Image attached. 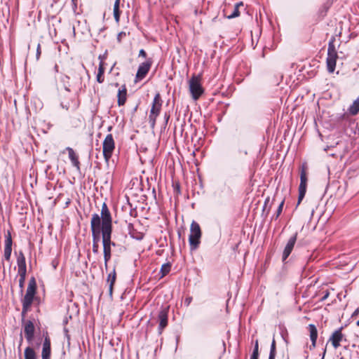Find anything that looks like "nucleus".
Returning <instances> with one entry per match:
<instances>
[{
  "label": "nucleus",
  "instance_id": "obj_42",
  "mask_svg": "<svg viewBox=\"0 0 359 359\" xmlns=\"http://www.w3.org/2000/svg\"><path fill=\"white\" fill-rule=\"evenodd\" d=\"M20 339L22 341V330L20 331Z\"/></svg>",
  "mask_w": 359,
  "mask_h": 359
},
{
  "label": "nucleus",
  "instance_id": "obj_46",
  "mask_svg": "<svg viewBox=\"0 0 359 359\" xmlns=\"http://www.w3.org/2000/svg\"><path fill=\"white\" fill-rule=\"evenodd\" d=\"M325 353H326V349H325V351L323 352V356L325 355Z\"/></svg>",
  "mask_w": 359,
  "mask_h": 359
},
{
  "label": "nucleus",
  "instance_id": "obj_36",
  "mask_svg": "<svg viewBox=\"0 0 359 359\" xmlns=\"http://www.w3.org/2000/svg\"><path fill=\"white\" fill-rule=\"evenodd\" d=\"M139 57H142L144 58H146L147 57V53H146V51L144 50V49H141L140 51H139V55H138Z\"/></svg>",
  "mask_w": 359,
  "mask_h": 359
},
{
  "label": "nucleus",
  "instance_id": "obj_30",
  "mask_svg": "<svg viewBox=\"0 0 359 359\" xmlns=\"http://www.w3.org/2000/svg\"><path fill=\"white\" fill-rule=\"evenodd\" d=\"M269 356H276V343L274 338L273 339L271 342Z\"/></svg>",
  "mask_w": 359,
  "mask_h": 359
},
{
  "label": "nucleus",
  "instance_id": "obj_37",
  "mask_svg": "<svg viewBox=\"0 0 359 359\" xmlns=\"http://www.w3.org/2000/svg\"><path fill=\"white\" fill-rule=\"evenodd\" d=\"M358 314H359V307H358V308H357V309L354 311V312L352 313L351 317H352V318L356 317Z\"/></svg>",
  "mask_w": 359,
  "mask_h": 359
},
{
  "label": "nucleus",
  "instance_id": "obj_13",
  "mask_svg": "<svg viewBox=\"0 0 359 359\" xmlns=\"http://www.w3.org/2000/svg\"><path fill=\"white\" fill-rule=\"evenodd\" d=\"M297 233H295L287 241L283 252V261H285L292 252L295 245Z\"/></svg>",
  "mask_w": 359,
  "mask_h": 359
},
{
  "label": "nucleus",
  "instance_id": "obj_23",
  "mask_svg": "<svg viewBox=\"0 0 359 359\" xmlns=\"http://www.w3.org/2000/svg\"><path fill=\"white\" fill-rule=\"evenodd\" d=\"M103 246V256H104V267L107 269L108 267V263L110 261L111 258V247L106 245Z\"/></svg>",
  "mask_w": 359,
  "mask_h": 359
},
{
  "label": "nucleus",
  "instance_id": "obj_19",
  "mask_svg": "<svg viewBox=\"0 0 359 359\" xmlns=\"http://www.w3.org/2000/svg\"><path fill=\"white\" fill-rule=\"evenodd\" d=\"M116 280V267L108 274L107 278V283L109 284V294L111 297L113 294L114 285Z\"/></svg>",
  "mask_w": 359,
  "mask_h": 359
},
{
  "label": "nucleus",
  "instance_id": "obj_26",
  "mask_svg": "<svg viewBox=\"0 0 359 359\" xmlns=\"http://www.w3.org/2000/svg\"><path fill=\"white\" fill-rule=\"evenodd\" d=\"M349 114L355 116L359 113V96L348 108Z\"/></svg>",
  "mask_w": 359,
  "mask_h": 359
},
{
  "label": "nucleus",
  "instance_id": "obj_16",
  "mask_svg": "<svg viewBox=\"0 0 359 359\" xmlns=\"http://www.w3.org/2000/svg\"><path fill=\"white\" fill-rule=\"evenodd\" d=\"M127 96V88L126 85H122L117 93V104L119 107L123 106L126 104Z\"/></svg>",
  "mask_w": 359,
  "mask_h": 359
},
{
  "label": "nucleus",
  "instance_id": "obj_41",
  "mask_svg": "<svg viewBox=\"0 0 359 359\" xmlns=\"http://www.w3.org/2000/svg\"><path fill=\"white\" fill-rule=\"evenodd\" d=\"M165 118H166V122H168L169 118H170V116L169 115H167L166 114H165Z\"/></svg>",
  "mask_w": 359,
  "mask_h": 359
},
{
  "label": "nucleus",
  "instance_id": "obj_39",
  "mask_svg": "<svg viewBox=\"0 0 359 359\" xmlns=\"http://www.w3.org/2000/svg\"><path fill=\"white\" fill-rule=\"evenodd\" d=\"M250 359H259V355H251Z\"/></svg>",
  "mask_w": 359,
  "mask_h": 359
},
{
  "label": "nucleus",
  "instance_id": "obj_31",
  "mask_svg": "<svg viewBox=\"0 0 359 359\" xmlns=\"http://www.w3.org/2000/svg\"><path fill=\"white\" fill-rule=\"evenodd\" d=\"M284 203H285V200L283 199L281 203H280L277 210H276V219H277L280 215L281 214L282 211H283V205H284Z\"/></svg>",
  "mask_w": 359,
  "mask_h": 359
},
{
  "label": "nucleus",
  "instance_id": "obj_5",
  "mask_svg": "<svg viewBox=\"0 0 359 359\" xmlns=\"http://www.w3.org/2000/svg\"><path fill=\"white\" fill-rule=\"evenodd\" d=\"M202 231L200 225L195 221H193L190 226V234L189 236V242L191 250H196L201 243V238Z\"/></svg>",
  "mask_w": 359,
  "mask_h": 359
},
{
  "label": "nucleus",
  "instance_id": "obj_43",
  "mask_svg": "<svg viewBox=\"0 0 359 359\" xmlns=\"http://www.w3.org/2000/svg\"><path fill=\"white\" fill-rule=\"evenodd\" d=\"M185 302H187V305H189L190 303V299H186Z\"/></svg>",
  "mask_w": 359,
  "mask_h": 359
},
{
  "label": "nucleus",
  "instance_id": "obj_4",
  "mask_svg": "<svg viewBox=\"0 0 359 359\" xmlns=\"http://www.w3.org/2000/svg\"><path fill=\"white\" fill-rule=\"evenodd\" d=\"M163 100L161 99V94L157 93L153 100L151 108L149 115V122L150 126L154 128L156 125V118L160 114L162 107Z\"/></svg>",
  "mask_w": 359,
  "mask_h": 359
},
{
  "label": "nucleus",
  "instance_id": "obj_22",
  "mask_svg": "<svg viewBox=\"0 0 359 359\" xmlns=\"http://www.w3.org/2000/svg\"><path fill=\"white\" fill-rule=\"evenodd\" d=\"M18 274L19 276L18 282L19 286L21 288V291H22V252H20L19 257H18Z\"/></svg>",
  "mask_w": 359,
  "mask_h": 359
},
{
  "label": "nucleus",
  "instance_id": "obj_34",
  "mask_svg": "<svg viewBox=\"0 0 359 359\" xmlns=\"http://www.w3.org/2000/svg\"><path fill=\"white\" fill-rule=\"evenodd\" d=\"M323 293H324L323 296L320 299V302L325 301L330 296V292L328 290H325V292H323Z\"/></svg>",
  "mask_w": 359,
  "mask_h": 359
},
{
  "label": "nucleus",
  "instance_id": "obj_21",
  "mask_svg": "<svg viewBox=\"0 0 359 359\" xmlns=\"http://www.w3.org/2000/svg\"><path fill=\"white\" fill-rule=\"evenodd\" d=\"M337 58L338 55H327L326 63L327 71L330 73H333L334 72Z\"/></svg>",
  "mask_w": 359,
  "mask_h": 359
},
{
  "label": "nucleus",
  "instance_id": "obj_20",
  "mask_svg": "<svg viewBox=\"0 0 359 359\" xmlns=\"http://www.w3.org/2000/svg\"><path fill=\"white\" fill-rule=\"evenodd\" d=\"M67 151H68L69 158L72 165L76 168L78 171H80V162L79 160V156L76 154L74 149L71 147H67Z\"/></svg>",
  "mask_w": 359,
  "mask_h": 359
},
{
  "label": "nucleus",
  "instance_id": "obj_17",
  "mask_svg": "<svg viewBox=\"0 0 359 359\" xmlns=\"http://www.w3.org/2000/svg\"><path fill=\"white\" fill-rule=\"evenodd\" d=\"M12 251V238L11 233L7 232L5 240L4 257L6 260H9Z\"/></svg>",
  "mask_w": 359,
  "mask_h": 359
},
{
  "label": "nucleus",
  "instance_id": "obj_27",
  "mask_svg": "<svg viewBox=\"0 0 359 359\" xmlns=\"http://www.w3.org/2000/svg\"><path fill=\"white\" fill-rule=\"evenodd\" d=\"M243 6V4L241 1L238 2V3H236L233 6V11L231 12V13L229 15H228L227 18L229 19H231V18H234L238 17L240 15L239 8L241 6Z\"/></svg>",
  "mask_w": 359,
  "mask_h": 359
},
{
  "label": "nucleus",
  "instance_id": "obj_48",
  "mask_svg": "<svg viewBox=\"0 0 359 359\" xmlns=\"http://www.w3.org/2000/svg\"><path fill=\"white\" fill-rule=\"evenodd\" d=\"M76 1H77V0H72V1H73L74 3H75Z\"/></svg>",
  "mask_w": 359,
  "mask_h": 359
},
{
  "label": "nucleus",
  "instance_id": "obj_38",
  "mask_svg": "<svg viewBox=\"0 0 359 359\" xmlns=\"http://www.w3.org/2000/svg\"><path fill=\"white\" fill-rule=\"evenodd\" d=\"M269 197H267L264 201V208L266 207V204L269 202Z\"/></svg>",
  "mask_w": 359,
  "mask_h": 359
},
{
  "label": "nucleus",
  "instance_id": "obj_44",
  "mask_svg": "<svg viewBox=\"0 0 359 359\" xmlns=\"http://www.w3.org/2000/svg\"><path fill=\"white\" fill-rule=\"evenodd\" d=\"M269 359H276L275 356H269Z\"/></svg>",
  "mask_w": 359,
  "mask_h": 359
},
{
  "label": "nucleus",
  "instance_id": "obj_29",
  "mask_svg": "<svg viewBox=\"0 0 359 359\" xmlns=\"http://www.w3.org/2000/svg\"><path fill=\"white\" fill-rule=\"evenodd\" d=\"M170 269H171V264L170 263L163 264L161 266V271H160L161 278L166 276L170 271Z\"/></svg>",
  "mask_w": 359,
  "mask_h": 359
},
{
  "label": "nucleus",
  "instance_id": "obj_33",
  "mask_svg": "<svg viewBox=\"0 0 359 359\" xmlns=\"http://www.w3.org/2000/svg\"><path fill=\"white\" fill-rule=\"evenodd\" d=\"M126 36V33L125 32H121L117 35V41L118 43H121L123 38H125Z\"/></svg>",
  "mask_w": 359,
  "mask_h": 359
},
{
  "label": "nucleus",
  "instance_id": "obj_18",
  "mask_svg": "<svg viewBox=\"0 0 359 359\" xmlns=\"http://www.w3.org/2000/svg\"><path fill=\"white\" fill-rule=\"evenodd\" d=\"M50 339L48 337H46L43 344V348L41 353L42 359H50Z\"/></svg>",
  "mask_w": 359,
  "mask_h": 359
},
{
  "label": "nucleus",
  "instance_id": "obj_7",
  "mask_svg": "<svg viewBox=\"0 0 359 359\" xmlns=\"http://www.w3.org/2000/svg\"><path fill=\"white\" fill-rule=\"evenodd\" d=\"M115 149V142L111 134H108L102 144V153L106 162H108L112 156Z\"/></svg>",
  "mask_w": 359,
  "mask_h": 359
},
{
  "label": "nucleus",
  "instance_id": "obj_24",
  "mask_svg": "<svg viewBox=\"0 0 359 359\" xmlns=\"http://www.w3.org/2000/svg\"><path fill=\"white\" fill-rule=\"evenodd\" d=\"M121 0H116L114 4L113 14L116 23H119L121 11L120 10Z\"/></svg>",
  "mask_w": 359,
  "mask_h": 359
},
{
  "label": "nucleus",
  "instance_id": "obj_3",
  "mask_svg": "<svg viewBox=\"0 0 359 359\" xmlns=\"http://www.w3.org/2000/svg\"><path fill=\"white\" fill-rule=\"evenodd\" d=\"M189 90L191 97L194 100H198L204 93V88L202 86V75L193 74L189 81Z\"/></svg>",
  "mask_w": 359,
  "mask_h": 359
},
{
  "label": "nucleus",
  "instance_id": "obj_15",
  "mask_svg": "<svg viewBox=\"0 0 359 359\" xmlns=\"http://www.w3.org/2000/svg\"><path fill=\"white\" fill-rule=\"evenodd\" d=\"M307 330L309 332L310 339L311 341V345L310 349H313L316 346V341L318 338V330L315 325L309 324L307 327Z\"/></svg>",
  "mask_w": 359,
  "mask_h": 359
},
{
  "label": "nucleus",
  "instance_id": "obj_12",
  "mask_svg": "<svg viewBox=\"0 0 359 359\" xmlns=\"http://www.w3.org/2000/svg\"><path fill=\"white\" fill-rule=\"evenodd\" d=\"M35 326L32 321L28 320L24 326V333L29 344H32L34 339Z\"/></svg>",
  "mask_w": 359,
  "mask_h": 359
},
{
  "label": "nucleus",
  "instance_id": "obj_9",
  "mask_svg": "<svg viewBox=\"0 0 359 359\" xmlns=\"http://www.w3.org/2000/svg\"><path fill=\"white\" fill-rule=\"evenodd\" d=\"M169 306H161L158 313V320L159 323L158 332L161 334L163 330L168 324Z\"/></svg>",
  "mask_w": 359,
  "mask_h": 359
},
{
  "label": "nucleus",
  "instance_id": "obj_35",
  "mask_svg": "<svg viewBox=\"0 0 359 359\" xmlns=\"http://www.w3.org/2000/svg\"><path fill=\"white\" fill-rule=\"evenodd\" d=\"M41 53V51L40 44L38 43L36 46V57L37 60L39 58Z\"/></svg>",
  "mask_w": 359,
  "mask_h": 359
},
{
  "label": "nucleus",
  "instance_id": "obj_10",
  "mask_svg": "<svg viewBox=\"0 0 359 359\" xmlns=\"http://www.w3.org/2000/svg\"><path fill=\"white\" fill-rule=\"evenodd\" d=\"M152 62V59L148 58L144 62L140 65L136 74V80L140 81L147 76L151 69Z\"/></svg>",
  "mask_w": 359,
  "mask_h": 359
},
{
  "label": "nucleus",
  "instance_id": "obj_8",
  "mask_svg": "<svg viewBox=\"0 0 359 359\" xmlns=\"http://www.w3.org/2000/svg\"><path fill=\"white\" fill-rule=\"evenodd\" d=\"M307 172L306 166L303 165L300 170V184L299 186V196L297 205H299L305 196L307 188Z\"/></svg>",
  "mask_w": 359,
  "mask_h": 359
},
{
  "label": "nucleus",
  "instance_id": "obj_25",
  "mask_svg": "<svg viewBox=\"0 0 359 359\" xmlns=\"http://www.w3.org/2000/svg\"><path fill=\"white\" fill-rule=\"evenodd\" d=\"M335 37L332 36L329 41L327 48V55H338L337 51L334 46Z\"/></svg>",
  "mask_w": 359,
  "mask_h": 359
},
{
  "label": "nucleus",
  "instance_id": "obj_28",
  "mask_svg": "<svg viewBox=\"0 0 359 359\" xmlns=\"http://www.w3.org/2000/svg\"><path fill=\"white\" fill-rule=\"evenodd\" d=\"M25 359H36V355L34 350L30 346H28L25 348L24 351Z\"/></svg>",
  "mask_w": 359,
  "mask_h": 359
},
{
  "label": "nucleus",
  "instance_id": "obj_6",
  "mask_svg": "<svg viewBox=\"0 0 359 359\" xmlns=\"http://www.w3.org/2000/svg\"><path fill=\"white\" fill-rule=\"evenodd\" d=\"M36 282L34 277H32L28 283L27 292L24 296V313L27 311L28 308L32 305L34 295L36 291Z\"/></svg>",
  "mask_w": 359,
  "mask_h": 359
},
{
  "label": "nucleus",
  "instance_id": "obj_14",
  "mask_svg": "<svg viewBox=\"0 0 359 359\" xmlns=\"http://www.w3.org/2000/svg\"><path fill=\"white\" fill-rule=\"evenodd\" d=\"M105 57L100 55L98 59L100 60L98 67L97 74L96 76V80L99 83H102L104 81V71L106 63L104 62Z\"/></svg>",
  "mask_w": 359,
  "mask_h": 359
},
{
  "label": "nucleus",
  "instance_id": "obj_2",
  "mask_svg": "<svg viewBox=\"0 0 359 359\" xmlns=\"http://www.w3.org/2000/svg\"><path fill=\"white\" fill-rule=\"evenodd\" d=\"M101 224V218L97 213L93 214L90 219V231L92 234V250L95 255L99 253V243L101 238V231L100 226Z\"/></svg>",
  "mask_w": 359,
  "mask_h": 359
},
{
  "label": "nucleus",
  "instance_id": "obj_47",
  "mask_svg": "<svg viewBox=\"0 0 359 359\" xmlns=\"http://www.w3.org/2000/svg\"><path fill=\"white\" fill-rule=\"evenodd\" d=\"M29 51H30V47H28ZM28 54H29V52H28Z\"/></svg>",
  "mask_w": 359,
  "mask_h": 359
},
{
  "label": "nucleus",
  "instance_id": "obj_1",
  "mask_svg": "<svg viewBox=\"0 0 359 359\" xmlns=\"http://www.w3.org/2000/svg\"><path fill=\"white\" fill-rule=\"evenodd\" d=\"M101 218V224L100 226V230L101 231V237L102 241V245L115 246L116 244L111 241L112 235V217L111 212L105 203L102 205L101 212L100 215Z\"/></svg>",
  "mask_w": 359,
  "mask_h": 359
},
{
  "label": "nucleus",
  "instance_id": "obj_32",
  "mask_svg": "<svg viewBox=\"0 0 359 359\" xmlns=\"http://www.w3.org/2000/svg\"><path fill=\"white\" fill-rule=\"evenodd\" d=\"M252 355H259V342H258V340L255 341V347H254V350H253V352H252Z\"/></svg>",
  "mask_w": 359,
  "mask_h": 359
},
{
  "label": "nucleus",
  "instance_id": "obj_40",
  "mask_svg": "<svg viewBox=\"0 0 359 359\" xmlns=\"http://www.w3.org/2000/svg\"><path fill=\"white\" fill-rule=\"evenodd\" d=\"M25 273H26V266H25V262L24 261V272H23L24 277L25 276Z\"/></svg>",
  "mask_w": 359,
  "mask_h": 359
},
{
  "label": "nucleus",
  "instance_id": "obj_45",
  "mask_svg": "<svg viewBox=\"0 0 359 359\" xmlns=\"http://www.w3.org/2000/svg\"><path fill=\"white\" fill-rule=\"evenodd\" d=\"M356 325L359 327V320L356 322Z\"/></svg>",
  "mask_w": 359,
  "mask_h": 359
},
{
  "label": "nucleus",
  "instance_id": "obj_11",
  "mask_svg": "<svg viewBox=\"0 0 359 359\" xmlns=\"http://www.w3.org/2000/svg\"><path fill=\"white\" fill-rule=\"evenodd\" d=\"M342 330L343 327H341L340 328L334 331L331 336L330 337L329 341L331 342L332 346L335 349H337L341 346L340 343L343 340L346 341L345 336L342 333Z\"/></svg>",
  "mask_w": 359,
  "mask_h": 359
}]
</instances>
